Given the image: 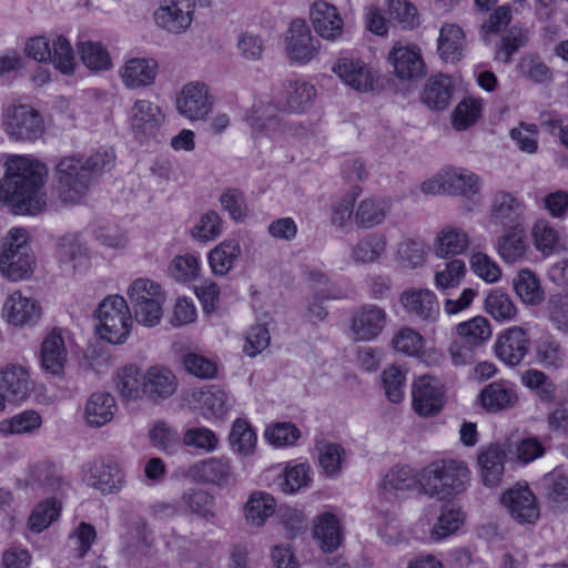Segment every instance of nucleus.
Listing matches in <instances>:
<instances>
[{
    "instance_id": "1",
    "label": "nucleus",
    "mask_w": 568,
    "mask_h": 568,
    "mask_svg": "<svg viewBox=\"0 0 568 568\" xmlns=\"http://www.w3.org/2000/svg\"><path fill=\"white\" fill-rule=\"evenodd\" d=\"M3 168L0 203L8 205L17 214L41 213L47 206V165L32 155L10 154Z\"/></svg>"
},
{
    "instance_id": "2",
    "label": "nucleus",
    "mask_w": 568,
    "mask_h": 568,
    "mask_svg": "<svg viewBox=\"0 0 568 568\" xmlns=\"http://www.w3.org/2000/svg\"><path fill=\"white\" fill-rule=\"evenodd\" d=\"M250 130L253 148L263 151L274 145L283 146L291 140H298L311 133V128L302 121L283 120L272 105L254 104L244 116Z\"/></svg>"
},
{
    "instance_id": "3",
    "label": "nucleus",
    "mask_w": 568,
    "mask_h": 568,
    "mask_svg": "<svg viewBox=\"0 0 568 568\" xmlns=\"http://www.w3.org/2000/svg\"><path fill=\"white\" fill-rule=\"evenodd\" d=\"M95 333L110 344H123L132 328V314L126 300L118 294L104 297L95 311Z\"/></svg>"
},
{
    "instance_id": "4",
    "label": "nucleus",
    "mask_w": 568,
    "mask_h": 568,
    "mask_svg": "<svg viewBox=\"0 0 568 568\" xmlns=\"http://www.w3.org/2000/svg\"><path fill=\"white\" fill-rule=\"evenodd\" d=\"M468 479L469 469L466 463L440 460L427 467L423 476V487L430 496L446 498L462 493Z\"/></svg>"
},
{
    "instance_id": "5",
    "label": "nucleus",
    "mask_w": 568,
    "mask_h": 568,
    "mask_svg": "<svg viewBox=\"0 0 568 568\" xmlns=\"http://www.w3.org/2000/svg\"><path fill=\"white\" fill-rule=\"evenodd\" d=\"M55 176L58 196L67 204L79 203L92 184L84 156L80 155L62 158L55 166Z\"/></svg>"
},
{
    "instance_id": "6",
    "label": "nucleus",
    "mask_w": 568,
    "mask_h": 568,
    "mask_svg": "<svg viewBox=\"0 0 568 568\" xmlns=\"http://www.w3.org/2000/svg\"><path fill=\"white\" fill-rule=\"evenodd\" d=\"M1 128L13 141H36L43 132V122L37 110L27 104L9 105L1 115Z\"/></svg>"
},
{
    "instance_id": "7",
    "label": "nucleus",
    "mask_w": 568,
    "mask_h": 568,
    "mask_svg": "<svg viewBox=\"0 0 568 568\" xmlns=\"http://www.w3.org/2000/svg\"><path fill=\"white\" fill-rule=\"evenodd\" d=\"M19 484L32 490H41L60 497H63L70 489L69 483L62 476L61 468L50 458L30 462Z\"/></svg>"
},
{
    "instance_id": "8",
    "label": "nucleus",
    "mask_w": 568,
    "mask_h": 568,
    "mask_svg": "<svg viewBox=\"0 0 568 568\" xmlns=\"http://www.w3.org/2000/svg\"><path fill=\"white\" fill-rule=\"evenodd\" d=\"M332 72L347 88L367 93L375 89L377 71L363 59L352 54H341L332 64Z\"/></svg>"
},
{
    "instance_id": "9",
    "label": "nucleus",
    "mask_w": 568,
    "mask_h": 568,
    "mask_svg": "<svg viewBox=\"0 0 568 568\" xmlns=\"http://www.w3.org/2000/svg\"><path fill=\"white\" fill-rule=\"evenodd\" d=\"M196 4L197 0H159L153 21L169 34H183L193 23Z\"/></svg>"
},
{
    "instance_id": "10",
    "label": "nucleus",
    "mask_w": 568,
    "mask_h": 568,
    "mask_svg": "<svg viewBox=\"0 0 568 568\" xmlns=\"http://www.w3.org/2000/svg\"><path fill=\"white\" fill-rule=\"evenodd\" d=\"M183 400L207 422L223 419L232 408L231 397L216 385L190 389L183 394Z\"/></svg>"
},
{
    "instance_id": "11",
    "label": "nucleus",
    "mask_w": 568,
    "mask_h": 568,
    "mask_svg": "<svg viewBox=\"0 0 568 568\" xmlns=\"http://www.w3.org/2000/svg\"><path fill=\"white\" fill-rule=\"evenodd\" d=\"M34 389L31 367L22 362H6L0 365V393L9 404L26 403Z\"/></svg>"
},
{
    "instance_id": "12",
    "label": "nucleus",
    "mask_w": 568,
    "mask_h": 568,
    "mask_svg": "<svg viewBox=\"0 0 568 568\" xmlns=\"http://www.w3.org/2000/svg\"><path fill=\"white\" fill-rule=\"evenodd\" d=\"M214 105V95L200 81L185 83L176 95L175 108L180 115L191 122L206 120Z\"/></svg>"
},
{
    "instance_id": "13",
    "label": "nucleus",
    "mask_w": 568,
    "mask_h": 568,
    "mask_svg": "<svg viewBox=\"0 0 568 568\" xmlns=\"http://www.w3.org/2000/svg\"><path fill=\"white\" fill-rule=\"evenodd\" d=\"M445 389L442 382L433 376L424 375L412 385V407L424 418L436 416L444 407Z\"/></svg>"
},
{
    "instance_id": "14",
    "label": "nucleus",
    "mask_w": 568,
    "mask_h": 568,
    "mask_svg": "<svg viewBox=\"0 0 568 568\" xmlns=\"http://www.w3.org/2000/svg\"><path fill=\"white\" fill-rule=\"evenodd\" d=\"M285 54L290 62L306 65L313 61L320 51V43L313 38L304 20L291 22L284 40Z\"/></svg>"
},
{
    "instance_id": "15",
    "label": "nucleus",
    "mask_w": 568,
    "mask_h": 568,
    "mask_svg": "<svg viewBox=\"0 0 568 568\" xmlns=\"http://www.w3.org/2000/svg\"><path fill=\"white\" fill-rule=\"evenodd\" d=\"M527 204L519 195L499 190L490 200L488 222L496 227H516L526 217Z\"/></svg>"
},
{
    "instance_id": "16",
    "label": "nucleus",
    "mask_w": 568,
    "mask_h": 568,
    "mask_svg": "<svg viewBox=\"0 0 568 568\" xmlns=\"http://www.w3.org/2000/svg\"><path fill=\"white\" fill-rule=\"evenodd\" d=\"M500 501L510 517L520 525H534L540 517L539 503L528 485H515L501 495Z\"/></svg>"
},
{
    "instance_id": "17",
    "label": "nucleus",
    "mask_w": 568,
    "mask_h": 568,
    "mask_svg": "<svg viewBox=\"0 0 568 568\" xmlns=\"http://www.w3.org/2000/svg\"><path fill=\"white\" fill-rule=\"evenodd\" d=\"M165 112L149 99H136L128 112V122L133 134L141 138L154 136L165 123Z\"/></svg>"
},
{
    "instance_id": "18",
    "label": "nucleus",
    "mask_w": 568,
    "mask_h": 568,
    "mask_svg": "<svg viewBox=\"0 0 568 568\" xmlns=\"http://www.w3.org/2000/svg\"><path fill=\"white\" fill-rule=\"evenodd\" d=\"M3 320L16 327L32 326L42 315V306L34 297L20 290L10 292L2 305Z\"/></svg>"
},
{
    "instance_id": "19",
    "label": "nucleus",
    "mask_w": 568,
    "mask_h": 568,
    "mask_svg": "<svg viewBox=\"0 0 568 568\" xmlns=\"http://www.w3.org/2000/svg\"><path fill=\"white\" fill-rule=\"evenodd\" d=\"M83 480L103 494H113L124 487L125 475L118 463L101 458L87 465Z\"/></svg>"
},
{
    "instance_id": "20",
    "label": "nucleus",
    "mask_w": 568,
    "mask_h": 568,
    "mask_svg": "<svg viewBox=\"0 0 568 568\" xmlns=\"http://www.w3.org/2000/svg\"><path fill=\"white\" fill-rule=\"evenodd\" d=\"M119 78L128 90H142L152 87L159 75V63L150 57H132L120 65Z\"/></svg>"
},
{
    "instance_id": "21",
    "label": "nucleus",
    "mask_w": 568,
    "mask_h": 568,
    "mask_svg": "<svg viewBox=\"0 0 568 568\" xmlns=\"http://www.w3.org/2000/svg\"><path fill=\"white\" fill-rule=\"evenodd\" d=\"M387 60L398 79L414 80L426 74V64L417 44L395 43L388 53Z\"/></svg>"
},
{
    "instance_id": "22",
    "label": "nucleus",
    "mask_w": 568,
    "mask_h": 568,
    "mask_svg": "<svg viewBox=\"0 0 568 568\" xmlns=\"http://www.w3.org/2000/svg\"><path fill=\"white\" fill-rule=\"evenodd\" d=\"M186 476L194 481L223 488L233 479L232 462L225 456L197 460L187 468Z\"/></svg>"
},
{
    "instance_id": "23",
    "label": "nucleus",
    "mask_w": 568,
    "mask_h": 568,
    "mask_svg": "<svg viewBox=\"0 0 568 568\" xmlns=\"http://www.w3.org/2000/svg\"><path fill=\"white\" fill-rule=\"evenodd\" d=\"M310 20L322 39L337 42L343 38L344 19L334 4L325 0L315 1L310 9Z\"/></svg>"
},
{
    "instance_id": "24",
    "label": "nucleus",
    "mask_w": 568,
    "mask_h": 568,
    "mask_svg": "<svg viewBox=\"0 0 568 568\" xmlns=\"http://www.w3.org/2000/svg\"><path fill=\"white\" fill-rule=\"evenodd\" d=\"M387 323L385 310L367 304L357 308L351 317V334L355 341L369 342L379 336Z\"/></svg>"
},
{
    "instance_id": "25",
    "label": "nucleus",
    "mask_w": 568,
    "mask_h": 568,
    "mask_svg": "<svg viewBox=\"0 0 568 568\" xmlns=\"http://www.w3.org/2000/svg\"><path fill=\"white\" fill-rule=\"evenodd\" d=\"M529 349L527 331L521 326H511L499 334L496 356L508 366H516L526 357Z\"/></svg>"
},
{
    "instance_id": "26",
    "label": "nucleus",
    "mask_w": 568,
    "mask_h": 568,
    "mask_svg": "<svg viewBox=\"0 0 568 568\" xmlns=\"http://www.w3.org/2000/svg\"><path fill=\"white\" fill-rule=\"evenodd\" d=\"M404 310L412 316L427 323H434L440 315L436 294L429 288H410L400 294Z\"/></svg>"
},
{
    "instance_id": "27",
    "label": "nucleus",
    "mask_w": 568,
    "mask_h": 568,
    "mask_svg": "<svg viewBox=\"0 0 568 568\" xmlns=\"http://www.w3.org/2000/svg\"><path fill=\"white\" fill-rule=\"evenodd\" d=\"M315 85L304 78H292L284 83L283 109L288 113L304 114L310 111L316 100Z\"/></svg>"
},
{
    "instance_id": "28",
    "label": "nucleus",
    "mask_w": 568,
    "mask_h": 568,
    "mask_svg": "<svg viewBox=\"0 0 568 568\" xmlns=\"http://www.w3.org/2000/svg\"><path fill=\"white\" fill-rule=\"evenodd\" d=\"M175 374L163 365H151L144 371V398L160 403L170 398L178 389Z\"/></svg>"
},
{
    "instance_id": "29",
    "label": "nucleus",
    "mask_w": 568,
    "mask_h": 568,
    "mask_svg": "<svg viewBox=\"0 0 568 568\" xmlns=\"http://www.w3.org/2000/svg\"><path fill=\"white\" fill-rule=\"evenodd\" d=\"M518 400L516 386L509 381L499 379L485 386L478 395L479 405L489 413L511 408Z\"/></svg>"
},
{
    "instance_id": "30",
    "label": "nucleus",
    "mask_w": 568,
    "mask_h": 568,
    "mask_svg": "<svg viewBox=\"0 0 568 568\" xmlns=\"http://www.w3.org/2000/svg\"><path fill=\"white\" fill-rule=\"evenodd\" d=\"M498 256L506 264H516L528 260L531 254L530 245L524 230L509 227L495 243Z\"/></svg>"
},
{
    "instance_id": "31",
    "label": "nucleus",
    "mask_w": 568,
    "mask_h": 568,
    "mask_svg": "<svg viewBox=\"0 0 568 568\" xmlns=\"http://www.w3.org/2000/svg\"><path fill=\"white\" fill-rule=\"evenodd\" d=\"M182 515H192L206 523H214L215 497L200 487H189L180 496Z\"/></svg>"
},
{
    "instance_id": "32",
    "label": "nucleus",
    "mask_w": 568,
    "mask_h": 568,
    "mask_svg": "<svg viewBox=\"0 0 568 568\" xmlns=\"http://www.w3.org/2000/svg\"><path fill=\"white\" fill-rule=\"evenodd\" d=\"M466 50V34L457 23H445L439 29L437 54L446 63H457Z\"/></svg>"
},
{
    "instance_id": "33",
    "label": "nucleus",
    "mask_w": 568,
    "mask_h": 568,
    "mask_svg": "<svg viewBox=\"0 0 568 568\" xmlns=\"http://www.w3.org/2000/svg\"><path fill=\"white\" fill-rule=\"evenodd\" d=\"M478 465L483 483L487 487H496L504 475L506 449L499 444H490L478 450Z\"/></svg>"
},
{
    "instance_id": "34",
    "label": "nucleus",
    "mask_w": 568,
    "mask_h": 568,
    "mask_svg": "<svg viewBox=\"0 0 568 568\" xmlns=\"http://www.w3.org/2000/svg\"><path fill=\"white\" fill-rule=\"evenodd\" d=\"M276 499L264 490L252 491L243 505V517L248 527L261 528L275 514Z\"/></svg>"
},
{
    "instance_id": "35",
    "label": "nucleus",
    "mask_w": 568,
    "mask_h": 568,
    "mask_svg": "<svg viewBox=\"0 0 568 568\" xmlns=\"http://www.w3.org/2000/svg\"><path fill=\"white\" fill-rule=\"evenodd\" d=\"M57 257L67 268L77 271L88 265L90 251L78 233H69L59 239Z\"/></svg>"
},
{
    "instance_id": "36",
    "label": "nucleus",
    "mask_w": 568,
    "mask_h": 568,
    "mask_svg": "<svg viewBox=\"0 0 568 568\" xmlns=\"http://www.w3.org/2000/svg\"><path fill=\"white\" fill-rule=\"evenodd\" d=\"M114 387L123 400L144 399V372L135 364H125L114 375Z\"/></svg>"
},
{
    "instance_id": "37",
    "label": "nucleus",
    "mask_w": 568,
    "mask_h": 568,
    "mask_svg": "<svg viewBox=\"0 0 568 568\" xmlns=\"http://www.w3.org/2000/svg\"><path fill=\"white\" fill-rule=\"evenodd\" d=\"M469 247L468 234L462 227L445 225L433 241L434 254L439 258L464 254Z\"/></svg>"
},
{
    "instance_id": "38",
    "label": "nucleus",
    "mask_w": 568,
    "mask_h": 568,
    "mask_svg": "<svg viewBox=\"0 0 568 568\" xmlns=\"http://www.w3.org/2000/svg\"><path fill=\"white\" fill-rule=\"evenodd\" d=\"M116 409V402L112 394L95 392L85 402L84 420L90 427H102L113 419Z\"/></svg>"
},
{
    "instance_id": "39",
    "label": "nucleus",
    "mask_w": 568,
    "mask_h": 568,
    "mask_svg": "<svg viewBox=\"0 0 568 568\" xmlns=\"http://www.w3.org/2000/svg\"><path fill=\"white\" fill-rule=\"evenodd\" d=\"M41 366L52 375L63 372L68 362V351L61 332L52 331L41 344Z\"/></svg>"
},
{
    "instance_id": "40",
    "label": "nucleus",
    "mask_w": 568,
    "mask_h": 568,
    "mask_svg": "<svg viewBox=\"0 0 568 568\" xmlns=\"http://www.w3.org/2000/svg\"><path fill=\"white\" fill-rule=\"evenodd\" d=\"M312 536L323 552L335 551L342 541V530L337 517L331 513L317 516L313 523Z\"/></svg>"
},
{
    "instance_id": "41",
    "label": "nucleus",
    "mask_w": 568,
    "mask_h": 568,
    "mask_svg": "<svg viewBox=\"0 0 568 568\" xmlns=\"http://www.w3.org/2000/svg\"><path fill=\"white\" fill-rule=\"evenodd\" d=\"M446 195L473 197L480 194L484 185L483 179L475 172L464 168H447Z\"/></svg>"
},
{
    "instance_id": "42",
    "label": "nucleus",
    "mask_w": 568,
    "mask_h": 568,
    "mask_svg": "<svg viewBox=\"0 0 568 568\" xmlns=\"http://www.w3.org/2000/svg\"><path fill=\"white\" fill-rule=\"evenodd\" d=\"M389 210V202L385 199H363L354 209V222L358 229H373L385 222Z\"/></svg>"
},
{
    "instance_id": "43",
    "label": "nucleus",
    "mask_w": 568,
    "mask_h": 568,
    "mask_svg": "<svg viewBox=\"0 0 568 568\" xmlns=\"http://www.w3.org/2000/svg\"><path fill=\"white\" fill-rule=\"evenodd\" d=\"M42 417L34 409H24L0 422V434L9 436H33L42 427Z\"/></svg>"
},
{
    "instance_id": "44",
    "label": "nucleus",
    "mask_w": 568,
    "mask_h": 568,
    "mask_svg": "<svg viewBox=\"0 0 568 568\" xmlns=\"http://www.w3.org/2000/svg\"><path fill=\"white\" fill-rule=\"evenodd\" d=\"M465 523V514L460 507L454 504H447L442 510L436 521L429 528V539L434 542L455 535Z\"/></svg>"
},
{
    "instance_id": "45",
    "label": "nucleus",
    "mask_w": 568,
    "mask_h": 568,
    "mask_svg": "<svg viewBox=\"0 0 568 568\" xmlns=\"http://www.w3.org/2000/svg\"><path fill=\"white\" fill-rule=\"evenodd\" d=\"M241 254L240 241L226 239L209 252L207 262L215 275L224 276L234 267Z\"/></svg>"
},
{
    "instance_id": "46",
    "label": "nucleus",
    "mask_w": 568,
    "mask_h": 568,
    "mask_svg": "<svg viewBox=\"0 0 568 568\" xmlns=\"http://www.w3.org/2000/svg\"><path fill=\"white\" fill-rule=\"evenodd\" d=\"M33 252L19 254H0V274L10 282L29 280L36 268Z\"/></svg>"
},
{
    "instance_id": "47",
    "label": "nucleus",
    "mask_w": 568,
    "mask_h": 568,
    "mask_svg": "<svg viewBox=\"0 0 568 568\" xmlns=\"http://www.w3.org/2000/svg\"><path fill=\"white\" fill-rule=\"evenodd\" d=\"M513 287L520 301L529 306L540 305L545 291L539 277L530 268H520L513 278Z\"/></svg>"
},
{
    "instance_id": "48",
    "label": "nucleus",
    "mask_w": 568,
    "mask_h": 568,
    "mask_svg": "<svg viewBox=\"0 0 568 568\" xmlns=\"http://www.w3.org/2000/svg\"><path fill=\"white\" fill-rule=\"evenodd\" d=\"M61 499L59 495H53L38 503L27 520L28 529L34 534L48 529L60 516Z\"/></svg>"
},
{
    "instance_id": "49",
    "label": "nucleus",
    "mask_w": 568,
    "mask_h": 568,
    "mask_svg": "<svg viewBox=\"0 0 568 568\" xmlns=\"http://www.w3.org/2000/svg\"><path fill=\"white\" fill-rule=\"evenodd\" d=\"M454 91L453 80L448 75L437 74L427 80L423 101L430 109L444 110L449 104Z\"/></svg>"
},
{
    "instance_id": "50",
    "label": "nucleus",
    "mask_w": 568,
    "mask_h": 568,
    "mask_svg": "<svg viewBox=\"0 0 568 568\" xmlns=\"http://www.w3.org/2000/svg\"><path fill=\"white\" fill-rule=\"evenodd\" d=\"M126 295L132 308L151 303V301H166V294L162 286L158 282L148 277L133 280L126 288Z\"/></svg>"
},
{
    "instance_id": "51",
    "label": "nucleus",
    "mask_w": 568,
    "mask_h": 568,
    "mask_svg": "<svg viewBox=\"0 0 568 568\" xmlns=\"http://www.w3.org/2000/svg\"><path fill=\"white\" fill-rule=\"evenodd\" d=\"M386 248L387 239L384 234L369 233L352 247L351 257L356 264H371L378 261Z\"/></svg>"
},
{
    "instance_id": "52",
    "label": "nucleus",
    "mask_w": 568,
    "mask_h": 568,
    "mask_svg": "<svg viewBox=\"0 0 568 568\" xmlns=\"http://www.w3.org/2000/svg\"><path fill=\"white\" fill-rule=\"evenodd\" d=\"M534 247L544 257L551 256L560 242L558 230L546 219H538L530 227Z\"/></svg>"
},
{
    "instance_id": "53",
    "label": "nucleus",
    "mask_w": 568,
    "mask_h": 568,
    "mask_svg": "<svg viewBox=\"0 0 568 568\" xmlns=\"http://www.w3.org/2000/svg\"><path fill=\"white\" fill-rule=\"evenodd\" d=\"M542 486L547 501L555 508H568V474L554 469L542 477Z\"/></svg>"
},
{
    "instance_id": "54",
    "label": "nucleus",
    "mask_w": 568,
    "mask_h": 568,
    "mask_svg": "<svg viewBox=\"0 0 568 568\" xmlns=\"http://www.w3.org/2000/svg\"><path fill=\"white\" fill-rule=\"evenodd\" d=\"M148 437L151 445L164 454L175 455L180 449L181 438L176 428L164 420L154 422Z\"/></svg>"
},
{
    "instance_id": "55",
    "label": "nucleus",
    "mask_w": 568,
    "mask_h": 568,
    "mask_svg": "<svg viewBox=\"0 0 568 568\" xmlns=\"http://www.w3.org/2000/svg\"><path fill=\"white\" fill-rule=\"evenodd\" d=\"M428 255L425 242L415 239H406L397 244L395 258L404 268L415 270L422 267Z\"/></svg>"
},
{
    "instance_id": "56",
    "label": "nucleus",
    "mask_w": 568,
    "mask_h": 568,
    "mask_svg": "<svg viewBox=\"0 0 568 568\" xmlns=\"http://www.w3.org/2000/svg\"><path fill=\"white\" fill-rule=\"evenodd\" d=\"M311 466L307 463L290 462L278 478V487L285 494H294L311 484Z\"/></svg>"
},
{
    "instance_id": "57",
    "label": "nucleus",
    "mask_w": 568,
    "mask_h": 568,
    "mask_svg": "<svg viewBox=\"0 0 568 568\" xmlns=\"http://www.w3.org/2000/svg\"><path fill=\"white\" fill-rule=\"evenodd\" d=\"M456 335L468 344L479 347L491 336L489 321L484 316H475L456 325Z\"/></svg>"
},
{
    "instance_id": "58",
    "label": "nucleus",
    "mask_w": 568,
    "mask_h": 568,
    "mask_svg": "<svg viewBox=\"0 0 568 568\" xmlns=\"http://www.w3.org/2000/svg\"><path fill=\"white\" fill-rule=\"evenodd\" d=\"M224 231V222L221 215L209 210L201 214L191 229V236L197 242H212L220 237Z\"/></svg>"
},
{
    "instance_id": "59",
    "label": "nucleus",
    "mask_w": 568,
    "mask_h": 568,
    "mask_svg": "<svg viewBox=\"0 0 568 568\" xmlns=\"http://www.w3.org/2000/svg\"><path fill=\"white\" fill-rule=\"evenodd\" d=\"M466 264L462 260H450L434 274V286L442 293L458 287L466 276Z\"/></svg>"
},
{
    "instance_id": "60",
    "label": "nucleus",
    "mask_w": 568,
    "mask_h": 568,
    "mask_svg": "<svg viewBox=\"0 0 568 568\" xmlns=\"http://www.w3.org/2000/svg\"><path fill=\"white\" fill-rule=\"evenodd\" d=\"M257 436L251 425L244 419H236L231 428L230 445L233 452L240 456L254 454Z\"/></svg>"
},
{
    "instance_id": "61",
    "label": "nucleus",
    "mask_w": 568,
    "mask_h": 568,
    "mask_svg": "<svg viewBox=\"0 0 568 568\" xmlns=\"http://www.w3.org/2000/svg\"><path fill=\"white\" fill-rule=\"evenodd\" d=\"M78 51L83 64L91 71H106L112 68L109 51L99 42H80Z\"/></svg>"
},
{
    "instance_id": "62",
    "label": "nucleus",
    "mask_w": 568,
    "mask_h": 568,
    "mask_svg": "<svg viewBox=\"0 0 568 568\" xmlns=\"http://www.w3.org/2000/svg\"><path fill=\"white\" fill-rule=\"evenodd\" d=\"M415 485L416 479L412 469L407 466H396L383 477L381 489L385 495L398 496L413 489Z\"/></svg>"
},
{
    "instance_id": "63",
    "label": "nucleus",
    "mask_w": 568,
    "mask_h": 568,
    "mask_svg": "<svg viewBox=\"0 0 568 568\" xmlns=\"http://www.w3.org/2000/svg\"><path fill=\"white\" fill-rule=\"evenodd\" d=\"M535 361L545 368H559L564 365L565 353L560 344L552 337L539 338L535 344Z\"/></svg>"
},
{
    "instance_id": "64",
    "label": "nucleus",
    "mask_w": 568,
    "mask_h": 568,
    "mask_svg": "<svg viewBox=\"0 0 568 568\" xmlns=\"http://www.w3.org/2000/svg\"><path fill=\"white\" fill-rule=\"evenodd\" d=\"M486 312L497 322H510L516 318L517 307L510 296L499 290L491 291L485 300Z\"/></svg>"
}]
</instances>
